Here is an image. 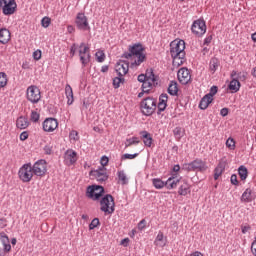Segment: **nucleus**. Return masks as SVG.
Here are the masks:
<instances>
[{"instance_id": "obj_55", "label": "nucleus", "mask_w": 256, "mask_h": 256, "mask_svg": "<svg viewBox=\"0 0 256 256\" xmlns=\"http://www.w3.org/2000/svg\"><path fill=\"white\" fill-rule=\"evenodd\" d=\"M220 115H222V117H227L229 115V109L228 108H222L220 111Z\"/></svg>"}, {"instance_id": "obj_37", "label": "nucleus", "mask_w": 256, "mask_h": 256, "mask_svg": "<svg viewBox=\"0 0 256 256\" xmlns=\"http://www.w3.org/2000/svg\"><path fill=\"white\" fill-rule=\"evenodd\" d=\"M152 183H153L155 189H163L165 187V182H163V180H161L159 178H154L152 180Z\"/></svg>"}, {"instance_id": "obj_24", "label": "nucleus", "mask_w": 256, "mask_h": 256, "mask_svg": "<svg viewBox=\"0 0 256 256\" xmlns=\"http://www.w3.org/2000/svg\"><path fill=\"white\" fill-rule=\"evenodd\" d=\"M140 135H142L143 143L146 147H151V145H153V137L151 136V133L142 131L140 132Z\"/></svg>"}, {"instance_id": "obj_33", "label": "nucleus", "mask_w": 256, "mask_h": 256, "mask_svg": "<svg viewBox=\"0 0 256 256\" xmlns=\"http://www.w3.org/2000/svg\"><path fill=\"white\" fill-rule=\"evenodd\" d=\"M65 93L66 97L68 99V104L73 105V88H71V85L67 84L65 87Z\"/></svg>"}, {"instance_id": "obj_39", "label": "nucleus", "mask_w": 256, "mask_h": 256, "mask_svg": "<svg viewBox=\"0 0 256 256\" xmlns=\"http://www.w3.org/2000/svg\"><path fill=\"white\" fill-rule=\"evenodd\" d=\"M139 143H140L139 138L132 137L126 140L125 147H131V145H137Z\"/></svg>"}, {"instance_id": "obj_52", "label": "nucleus", "mask_w": 256, "mask_h": 256, "mask_svg": "<svg viewBox=\"0 0 256 256\" xmlns=\"http://www.w3.org/2000/svg\"><path fill=\"white\" fill-rule=\"evenodd\" d=\"M230 181L232 185H239V180H237V176L235 174L231 176Z\"/></svg>"}, {"instance_id": "obj_47", "label": "nucleus", "mask_w": 256, "mask_h": 256, "mask_svg": "<svg viewBox=\"0 0 256 256\" xmlns=\"http://www.w3.org/2000/svg\"><path fill=\"white\" fill-rule=\"evenodd\" d=\"M135 157H139V153L135 154H123L121 159H135Z\"/></svg>"}, {"instance_id": "obj_50", "label": "nucleus", "mask_w": 256, "mask_h": 256, "mask_svg": "<svg viewBox=\"0 0 256 256\" xmlns=\"http://www.w3.org/2000/svg\"><path fill=\"white\" fill-rule=\"evenodd\" d=\"M33 58L35 59V61H39V59H41V50L34 51Z\"/></svg>"}, {"instance_id": "obj_32", "label": "nucleus", "mask_w": 256, "mask_h": 256, "mask_svg": "<svg viewBox=\"0 0 256 256\" xmlns=\"http://www.w3.org/2000/svg\"><path fill=\"white\" fill-rule=\"evenodd\" d=\"M190 192H191V188L189 184L184 181L179 187V190H178L179 195L185 196L187 195V193H190Z\"/></svg>"}, {"instance_id": "obj_54", "label": "nucleus", "mask_w": 256, "mask_h": 256, "mask_svg": "<svg viewBox=\"0 0 256 256\" xmlns=\"http://www.w3.org/2000/svg\"><path fill=\"white\" fill-rule=\"evenodd\" d=\"M5 227H7V219L1 218L0 219V228L5 229Z\"/></svg>"}, {"instance_id": "obj_4", "label": "nucleus", "mask_w": 256, "mask_h": 256, "mask_svg": "<svg viewBox=\"0 0 256 256\" xmlns=\"http://www.w3.org/2000/svg\"><path fill=\"white\" fill-rule=\"evenodd\" d=\"M140 107L143 115L149 117L152 113H155V109H157V100L152 97H147L142 100Z\"/></svg>"}, {"instance_id": "obj_57", "label": "nucleus", "mask_w": 256, "mask_h": 256, "mask_svg": "<svg viewBox=\"0 0 256 256\" xmlns=\"http://www.w3.org/2000/svg\"><path fill=\"white\" fill-rule=\"evenodd\" d=\"M138 81H139L140 83L146 82V81H147V78H146L145 74H140V75H138Z\"/></svg>"}, {"instance_id": "obj_22", "label": "nucleus", "mask_w": 256, "mask_h": 256, "mask_svg": "<svg viewBox=\"0 0 256 256\" xmlns=\"http://www.w3.org/2000/svg\"><path fill=\"white\" fill-rule=\"evenodd\" d=\"M144 75L146 77V81H152L153 85H159V77L153 73V69H147Z\"/></svg>"}, {"instance_id": "obj_14", "label": "nucleus", "mask_w": 256, "mask_h": 256, "mask_svg": "<svg viewBox=\"0 0 256 256\" xmlns=\"http://www.w3.org/2000/svg\"><path fill=\"white\" fill-rule=\"evenodd\" d=\"M118 77H125L129 73V62L120 60L115 66Z\"/></svg>"}, {"instance_id": "obj_16", "label": "nucleus", "mask_w": 256, "mask_h": 256, "mask_svg": "<svg viewBox=\"0 0 256 256\" xmlns=\"http://www.w3.org/2000/svg\"><path fill=\"white\" fill-rule=\"evenodd\" d=\"M57 127H59V122H57V119H55V118H47L43 122V129L47 133H51V132L55 131V129H57Z\"/></svg>"}, {"instance_id": "obj_62", "label": "nucleus", "mask_w": 256, "mask_h": 256, "mask_svg": "<svg viewBox=\"0 0 256 256\" xmlns=\"http://www.w3.org/2000/svg\"><path fill=\"white\" fill-rule=\"evenodd\" d=\"M138 229H145V220H141L138 224Z\"/></svg>"}, {"instance_id": "obj_36", "label": "nucleus", "mask_w": 256, "mask_h": 256, "mask_svg": "<svg viewBox=\"0 0 256 256\" xmlns=\"http://www.w3.org/2000/svg\"><path fill=\"white\" fill-rule=\"evenodd\" d=\"M121 83H125V78L123 76H117L113 79V87L114 89H119L121 87Z\"/></svg>"}, {"instance_id": "obj_6", "label": "nucleus", "mask_w": 256, "mask_h": 256, "mask_svg": "<svg viewBox=\"0 0 256 256\" xmlns=\"http://www.w3.org/2000/svg\"><path fill=\"white\" fill-rule=\"evenodd\" d=\"M18 175H19V179L23 181V183H29V181L33 179V175H34L33 166L31 165V163L24 164L20 168Z\"/></svg>"}, {"instance_id": "obj_13", "label": "nucleus", "mask_w": 256, "mask_h": 256, "mask_svg": "<svg viewBox=\"0 0 256 256\" xmlns=\"http://www.w3.org/2000/svg\"><path fill=\"white\" fill-rule=\"evenodd\" d=\"M78 49L82 65H87V63H89V59L91 58V55L89 54V46H85V43L82 42L78 46Z\"/></svg>"}, {"instance_id": "obj_46", "label": "nucleus", "mask_w": 256, "mask_h": 256, "mask_svg": "<svg viewBox=\"0 0 256 256\" xmlns=\"http://www.w3.org/2000/svg\"><path fill=\"white\" fill-rule=\"evenodd\" d=\"M39 117V113H37L36 111L31 112L30 119L31 121H33V123H37V121H39Z\"/></svg>"}, {"instance_id": "obj_51", "label": "nucleus", "mask_w": 256, "mask_h": 256, "mask_svg": "<svg viewBox=\"0 0 256 256\" xmlns=\"http://www.w3.org/2000/svg\"><path fill=\"white\" fill-rule=\"evenodd\" d=\"M77 49H79V46H77V44H73L71 46V49H70V54L73 56H75V53L77 52Z\"/></svg>"}, {"instance_id": "obj_15", "label": "nucleus", "mask_w": 256, "mask_h": 256, "mask_svg": "<svg viewBox=\"0 0 256 256\" xmlns=\"http://www.w3.org/2000/svg\"><path fill=\"white\" fill-rule=\"evenodd\" d=\"M92 173L98 183H105V181L109 179V175H107V168L105 167H100L99 169L94 170Z\"/></svg>"}, {"instance_id": "obj_5", "label": "nucleus", "mask_w": 256, "mask_h": 256, "mask_svg": "<svg viewBox=\"0 0 256 256\" xmlns=\"http://www.w3.org/2000/svg\"><path fill=\"white\" fill-rule=\"evenodd\" d=\"M105 194V188L99 185H91L86 189V197L92 201H99L101 196Z\"/></svg>"}, {"instance_id": "obj_63", "label": "nucleus", "mask_w": 256, "mask_h": 256, "mask_svg": "<svg viewBox=\"0 0 256 256\" xmlns=\"http://www.w3.org/2000/svg\"><path fill=\"white\" fill-rule=\"evenodd\" d=\"M9 251L5 250V248H0V256H5Z\"/></svg>"}, {"instance_id": "obj_25", "label": "nucleus", "mask_w": 256, "mask_h": 256, "mask_svg": "<svg viewBox=\"0 0 256 256\" xmlns=\"http://www.w3.org/2000/svg\"><path fill=\"white\" fill-rule=\"evenodd\" d=\"M177 185H179V178L175 176L168 178L165 182V187H167V189H175Z\"/></svg>"}, {"instance_id": "obj_20", "label": "nucleus", "mask_w": 256, "mask_h": 256, "mask_svg": "<svg viewBox=\"0 0 256 256\" xmlns=\"http://www.w3.org/2000/svg\"><path fill=\"white\" fill-rule=\"evenodd\" d=\"M168 99H169V96H167V94L160 95L159 103H158V115L161 114V112L165 111V109H167Z\"/></svg>"}, {"instance_id": "obj_9", "label": "nucleus", "mask_w": 256, "mask_h": 256, "mask_svg": "<svg viewBox=\"0 0 256 256\" xmlns=\"http://www.w3.org/2000/svg\"><path fill=\"white\" fill-rule=\"evenodd\" d=\"M184 167L186 171H207V164L201 159H196L189 164H185Z\"/></svg>"}, {"instance_id": "obj_45", "label": "nucleus", "mask_w": 256, "mask_h": 256, "mask_svg": "<svg viewBox=\"0 0 256 256\" xmlns=\"http://www.w3.org/2000/svg\"><path fill=\"white\" fill-rule=\"evenodd\" d=\"M98 225H99V218H94L89 224L90 231H92V229H95Z\"/></svg>"}, {"instance_id": "obj_38", "label": "nucleus", "mask_w": 256, "mask_h": 256, "mask_svg": "<svg viewBox=\"0 0 256 256\" xmlns=\"http://www.w3.org/2000/svg\"><path fill=\"white\" fill-rule=\"evenodd\" d=\"M163 237H164L163 232H159L157 237H156L155 243L159 247H165V240H163Z\"/></svg>"}, {"instance_id": "obj_60", "label": "nucleus", "mask_w": 256, "mask_h": 256, "mask_svg": "<svg viewBox=\"0 0 256 256\" xmlns=\"http://www.w3.org/2000/svg\"><path fill=\"white\" fill-rule=\"evenodd\" d=\"M120 245H123V247H127L129 245V238L122 239Z\"/></svg>"}, {"instance_id": "obj_8", "label": "nucleus", "mask_w": 256, "mask_h": 256, "mask_svg": "<svg viewBox=\"0 0 256 256\" xmlns=\"http://www.w3.org/2000/svg\"><path fill=\"white\" fill-rule=\"evenodd\" d=\"M32 172L36 177H44L47 173V161L41 159L34 163L32 166Z\"/></svg>"}, {"instance_id": "obj_18", "label": "nucleus", "mask_w": 256, "mask_h": 256, "mask_svg": "<svg viewBox=\"0 0 256 256\" xmlns=\"http://www.w3.org/2000/svg\"><path fill=\"white\" fill-rule=\"evenodd\" d=\"M66 165H74L77 163V152L74 150H67L64 155Z\"/></svg>"}, {"instance_id": "obj_58", "label": "nucleus", "mask_w": 256, "mask_h": 256, "mask_svg": "<svg viewBox=\"0 0 256 256\" xmlns=\"http://www.w3.org/2000/svg\"><path fill=\"white\" fill-rule=\"evenodd\" d=\"M251 252H252L253 255L256 256V240H254V241L252 242V245H251Z\"/></svg>"}, {"instance_id": "obj_17", "label": "nucleus", "mask_w": 256, "mask_h": 256, "mask_svg": "<svg viewBox=\"0 0 256 256\" xmlns=\"http://www.w3.org/2000/svg\"><path fill=\"white\" fill-rule=\"evenodd\" d=\"M178 81L182 84V85H187L189 83V81H191V73L189 72V69L187 68H181L178 71Z\"/></svg>"}, {"instance_id": "obj_29", "label": "nucleus", "mask_w": 256, "mask_h": 256, "mask_svg": "<svg viewBox=\"0 0 256 256\" xmlns=\"http://www.w3.org/2000/svg\"><path fill=\"white\" fill-rule=\"evenodd\" d=\"M251 193H252L251 189L247 188L241 196V199H240L241 202L242 203H251V201H253V198L251 197Z\"/></svg>"}, {"instance_id": "obj_61", "label": "nucleus", "mask_w": 256, "mask_h": 256, "mask_svg": "<svg viewBox=\"0 0 256 256\" xmlns=\"http://www.w3.org/2000/svg\"><path fill=\"white\" fill-rule=\"evenodd\" d=\"M44 151H45L46 155H51V153H52L51 147H49V146H45Z\"/></svg>"}, {"instance_id": "obj_53", "label": "nucleus", "mask_w": 256, "mask_h": 256, "mask_svg": "<svg viewBox=\"0 0 256 256\" xmlns=\"http://www.w3.org/2000/svg\"><path fill=\"white\" fill-rule=\"evenodd\" d=\"M79 135V133H77V131L72 130L70 132V139H73L74 141H77V136Z\"/></svg>"}, {"instance_id": "obj_10", "label": "nucleus", "mask_w": 256, "mask_h": 256, "mask_svg": "<svg viewBox=\"0 0 256 256\" xmlns=\"http://www.w3.org/2000/svg\"><path fill=\"white\" fill-rule=\"evenodd\" d=\"M27 99L30 103H39L41 101V90L37 86L27 88Z\"/></svg>"}, {"instance_id": "obj_23", "label": "nucleus", "mask_w": 256, "mask_h": 256, "mask_svg": "<svg viewBox=\"0 0 256 256\" xmlns=\"http://www.w3.org/2000/svg\"><path fill=\"white\" fill-rule=\"evenodd\" d=\"M0 241L3 245L4 251H11V243L9 242V236L5 232L0 233Z\"/></svg>"}, {"instance_id": "obj_49", "label": "nucleus", "mask_w": 256, "mask_h": 256, "mask_svg": "<svg viewBox=\"0 0 256 256\" xmlns=\"http://www.w3.org/2000/svg\"><path fill=\"white\" fill-rule=\"evenodd\" d=\"M29 139V133L27 131H24L20 134V141H27Z\"/></svg>"}, {"instance_id": "obj_48", "label": "nucleus", "mask_w": 256, "mask_h": 256, "mask_svg": "<svg viewBox=\"0 0 256 256\" xmlns=\"http://www.w3.org/2000/svg\"><path fill=\"white\" fill-rule=\"evenodd\" d=\"M100 163H101V167H107L108 163H109V158L107 156H102L101 160H100Z\"/></svg>"}, {"instance_id": "obj_30", "label": "nucleus", "mask_w": 256, "mask_h": 256, "mask_svg": "<svg viewBox=\"0 0 256 256\" xmlns=\"http://www.w3.org/2000/svg\"><path fill=\"white\" fill-rule=\"evenodd\" d=\"M153 87H157V84H153V81L146 80L145 82H142V91L144 93H149Z\"/></svg>"}, {"instance_id": "obj_56", "label": "nucleus", "mask_w": 256, "mask_h": 256, "mask_svg": "<svg viewBox=\"0 0 256 256\" xmlns=\"http://www.w3.org/2000/svg\"><path fill=\"white\" fill-rule=\"evenodd\" d=\"M173 133H174L175 137H181V127H176L173 130Z\"/></svg>"}, {"instance_id": "obj_64", "label": "nucleus", "mask_w": 256, "mask_h": 256, "mask_svg": "<svg viewBox=\"0 0 256 256\" xmlns=\"http://www.w3.org/2000/svg\"><path fill=\"white\" fill-rule=\"evenodd\" d=\"M249 229H251V227L250 226H244V227H242V233H247V231H249Z\"/></svg>"}, {"instance_id": "obj_35", "label": "nucleus", "mask_w": 256, "mask_h": 256, "mask_svg": "<svg viewBox=\"0 0 256 256\" xmlns=\"http://www.w3.org/2000/svg\"><path fill=\"white\" fill-rule=\"evenodd\" d=\"M248 170H247V167L245 166H240L238 168V175L241 179V181H245V179H247V176H248Z\"/></svg>"}, {"instance_id": "obj_34", "label": "nucleus", "mask_w": 256, "mask_h": 256, "mask_svg": "<svg viewBox=\"0 0 256 256\" xmlns=\"http://www.w3.org/2000/svg\"><path fill=\"white\" fill-rule=\"evenodd\" d=\"M168 93L169 95L175 96L179 93V88L177 87V82L171 81L168 86Z\"/></svg>"}, {"instance_id": "obj_40", "label": "nucleus", "mask_w": 256, "mask_h": 256, "mask_svg": "<svg viewBox=\"0 0 256 256\" xmlns=\"http://www.w3.org/2000/svg\"><path fill=\"white\" fill-rule=\"evenodd\" d=\"M118 179L119 181H121L122 185H127V175L125 174L124 171L118 172Z\"/></svg>"}, {"instance_id": "obj_42", "label": "nucleus", "mask_w": 256, "mask_h": 256, "mask_svg": "<svg viewBox=\"0 0 256 256\" xmlns=\"http://www.w3.org/2000/svg\"><path fill=\"white\" fill-rule=\"evenodd\" d=\"M41 25H42V27H44V29H47V27H49V25H51V18H49L47 16L42 18Z\"/></svg>"}, {"instance_id": "obj_28", "label": "nucleus", "mask_w": 256, "mask_h": 256, "mask_svg": "<svg viewBox=\"0 0 256 256\" xmlns=\"http://www.w3.org/2000/svg\"><path fill=\"white\" fill-rule=\"evenodd\" d=\"M228 89L233 91V93H237V91L241 89V82H239L237 78H233L228 86Z\"/></svg>"}, {"instance_id": "obj_21", "label": "nucleus", "mask_w": 256, "mask_h": 256, "mask_svg": "<svg viewBox=\"0 0 256 256\" xmlns=\"http://www.w3.org/2000/svg\"><path fill=\"white\" fill-rule=\"evenodd\" d=\"M227 163L225 161L219 162L218 166L214 170V179L217 181L221 175H223V171H225Z\"/></svg>"}, {"instance_id": "obj_7", "label": "nucleus", "mask_w": 256, "mask_h": 256, "mask_svg": "<svg viewBox=\"0 0 256 256\" xmlns=\"http://www.w3.org/2000/svg\"><path fill=\"white\" fill-rule=\"evenodd\" d=\"M0 7L4 15H13L17 10V2L15 0H0Z\"/></svg>"}, {"instance_id": "obj_1", "label": "nucleus", "mask_w": 256, "mask_h": 256, "mask_svg": "<svg viewBox=\"0 0 256 256\" xmlns=\"http://www.w3.org/2000/svg\"><path fill=\"white\" fill-rule=\"evenodd\" d=\"M128 51L129 52H125L122 57L132 61L131 67H139V65L145 61L146 56L143 54L145 48H143V45L140 43L129 46Z\"/></svg>"}, {"instance_id": "obj_2", "label": "nucleus", "mask_w": 256, "mask_h": 256, "mask_svg": "<svg viewBox=\"0 0 256 256\" xmlns=\"http://www.w3.org/2000/svg\"><path fill=\"white\" fill-rule=\"evenodd\" d=\"M170 55L174 67H181L185 61V41L174 40L170 43Z\"/></svg>"}, {"instance_id": "obj_12", "label": "nucleus", "mask_w": 256, "mask_h": 256, "mask_svg": "<svg viewBox=\"0 0 256 256\" xmlns=\"http://www.w3.org/2000/svg\"><path fill=\"white\" fill-rule=\"evenodd\" d=\"M76 26L80 31H91V27L89 26V21L87 20V16L84 13H78L76 17Z\"/></svg>"}, {"instance_id": "obj_19", "label": "nucleus", "mask_w": 256, "mask_h": 256, "mask_svg": "<svg viewBox=\"0 0 256 256\" xmlns=\"http://www.w3.org/2000/svg\"><path fill=\"white\" fill-rule=\"evenodd\" d=\"M11 40V32L7 28L0 29V43L5 45Z\"/></svg>"}, {"instance_id": "obj_31", "label": "nucleus", "mask_w": 256, "mask_h": 256, "mask_svg": "<svg viewBox=\"0 0 256 256\" xmlns=\"http://www.w3.org/2000/svg\"><path fill=\"white\" fill-rule=\"evenodd\" d=\"M219 65H221V62H219V59H217L216 57L211 58L210 64H209V69L211 73H215V71L219 69Z\"/></svg>"}, {"instance_id": "obj_3", "label": "nucleus", "mask_w": 256, "mask_h": 256, "mask_svg": "<svg viewBox=\"0 0 256 256\" xmlns=\"http://www.w3.org/2000/svg\"><path fill=\"white\" fill-rule=\"evenodd\" d=\"M100 211L106 215L115 213V198L111 194H106L100 200Z\"/></svg>"}, {"instance_id": "obj_41", "label": "nucleus", "mask_w": 256, "mask_h": 256, "mask_svg": "<svg viewBox=\"0 0 256 256\" xmlns=\"http://www.w3.org/2000/svg\"><path fill=\"white\" fill-rule=\"evenodd\" d=\"M7 85V74L5 72H0V88Z\"/></svg>"}, {"instance_id": "obj_43", "label": "nucleus", "mask_w": 256, "mask_h": 256, "mask_svg": "<svg viewBox=\"0 0 256 256\" xmlns=\"http://www.w3.org/2000/svg\"><path fill=\"white\" fill-rule=\"evenodd\" d=\"M96 58L98 63H103V61H105V53H103V51L96 52Z\"/></svg>"}, {"instance_id": "obj_44", "label": "nucleus", "mask_w": 256, "mask_h": 256, "mask_svg": "<svg viewBox=\"0 0 256 256\" xmlns=\"http://www.w3.org/2000/svg\"><path fill=\"white\" fill-rule=\"evenodd\" d=\"M217 91H219V88L217 86H212L210 88V92L208 94H206V95L209 96L210 99H213V96L217 95Z\"/></svg>"}, {"instance_id": "obj_11", "label": "nucleus", "mask_w": 256, "mask_h": 256, "mask_svg": "<svg viewBox=\"0 0 256 256\" xmlns=\"http://www.w3.org/2000/svg\"><path fill=\"white\" fill-rule=\"evenodd\" d=\"M191 31L194 35L201 37V35H205L207 32V26L205 25V21L203 20H195L192 24Z\"/></svg>"}, {"instance_id": "obj_27", "label": "nucleus", "mask_w": 256, "mask_h": 256, "mask_svg": "<svg viewBox=\"0 0 256 256\" xmlns=\"http://www.w3.org/2000/svg\"><path fill=\"white\" fill-rule=\"evenodd\" d=\"M16 127L18 129H27L29 127V120L23 116L19 117L16 121Z\"/></svg>"}, {"instance_id": "obj_59", "label": "nucleus", "mask_w": 256, "mask_h": 256, "mask_svg": "<svg viewBox=\"0 0 256 256\" xmlns=\"http://www.w3.org/2000/svg\"><path fill=\"white\" fill-rule=\"evenodd\" d=\"M226 145L228 146V147H235V141L233 140V139H228L227 141H226Z\"/></svg>"}, {"instance_id": "obj_26", "label": "nucleus", "mask_w": 256, "mask_h": 256, "mask_svg": "<svg viewBox=\"0 0 256 256\" xmlns=\"http://www.w3.org/2000/svg\"><path fill=\"white\" fill-rule=\"evenodd\" d=\"M211 103H213V98L207 96V94L201 99L200 103H199V108L202 110L207 109V107H209V105H211Z\"/></svg>"}]
</instances>
